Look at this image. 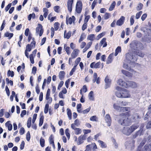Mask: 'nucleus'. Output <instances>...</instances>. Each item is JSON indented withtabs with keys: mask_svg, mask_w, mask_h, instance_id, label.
Returning <instances> with one entry per match:
<instances>
[{
	"mask_svg": "<svg viewBox=\"0 0 151 151\" xmlns=\"http://www.w3.org/2000/svg\"><path fill=\"white\" fill-rule=\"evenodd\" d=\"M119 116L121 118L118 120V123L122 125L128 126L130 124V121L129 118L130 116L129 111L120 114Z\"/></svg>",
	"mask_w": 151,
	"mask_h": 151,
	"instance_id": "nucleus-1",
	"label": "nucleus"
},
{
	"mask_svg": "<svg viewBox=\"0 0 151 151\" xmlns=\"http://www.w3.org/2000/svg\"><path fill=\"white\" fill-rule=\"evenodd\" d=\"M115 94L116 96L119 98H128L131 96L129 91L125 88L122 89L120 92H116Z\"/></svg>",
	"mask_w": 151,
	"mask_h": 151,
	"instance_id": "nucleus-2",
	"label": "nucleus"
},
{
	"mask_svg": "<svg viewBox=\"0 0 151 151\" xmlns=\"http://www.w3.org/2000/svg\"><path fill=\"white\" fill-rule=\"evenodd\" d=\"M132 50H142L143 48V45L139 42L133 41L132 42L130 45Z\"/></svg>",
	"mask_w": 151,
	"mask_h": 151,
	"instance_id": "nucleus-3",
	"label": "nucleus"
},
{
	"mask_svg": "<svg viewBox=\"0 0 151 151\" xmlns=\"http://www.w3.org/2000/svg\"><path fill=\"white\" fill-rule=\"evenodd\" d=\"M126 57L127 59L130 61L131 63H132V67H134L135 66V61H137V55H134L130 53H128L126 54Z\"/></svg>",
	"mask_w": 151,
	"mask_h": 151,
	"instance_id": "nucleus-4",
	"label": "nucleus"
},
{
	"mask_svg": "<svg viewBox=\"0 0 151 151\" xmlns=\"http://www.w3.org/2000/svg\"><path fill=\"white\" fill-rule=\"evenodd\" d=\"M120 104L119 102L117 101V103H114L113 105L114 108L116 110L118 111L119 110V111H127L128 110V108L126 107H120L118 105Z\"/></svg>",
	"mask_w": 151,
	"mask_h": 151,
	"instance_id": "nucleus-5",
	"label": "nucleus"
},
{
	"mask_svg": "<svg viewBox=\"0 0 151 151\" xmlns=\"http://www.w3.org/2000/svg\"><path fill=\"white\" fill-rule=\"evenodd\" d=\"M139 127L138 125L133 124L129 127L127 128V131L125 133L127 135H129Z\"/></svg>",
	"mask_w": 151,
	"mask_h": 151,
	"instance_id": "nucleus-6",
	"label": "nucleus"
},
{
	"mask_svg": "<svg viewBox=\"0 0 151 151\" xmlns=\"http://www.w3.org/2000/svg\"><path fill=\"white\" fill-rule=\"evenodd\" d=\"M129 72H128L127 71L122 70V72L124 75L126 76L131 75H138V73L137 72L134 71L133 70L130 69L129 70Z\"/></svg>",
	"mask_w": 151,
	"mask_h": 151,
	"instance_id": "nucleus-7",
	"label": "nucleus"
},
{
	"mask_svg": "<svg viewBox=\"0 0 151 151\" xmlns=\"http://www.w3.org/2000/svg\"><path fill=\"white\" fill-rule=\"evenodd\" d=\"M103 63H101L100 62H99L96 63L94 62H93L90 64V67L91 68H99L101 66V68H102L103 67Z\"/></svg>",
	"mask_w": 151,
	"mask_h": 151,
	"instance_id": "nucleus-8",
	"label": "nucleus"
},
{
	"mask_svg": "<svg viewBox=\"0 0 151 151\" xmlns=\"http://www.w3.org/2000/svg\"><path fill=\"white\" fill-rule=\"evenodd\" d=\"M82 8V2L80 1H77L76 4V10L78 13L81 12Z\"/></svg>",
	"mask_w": 151,
	"mask_h": 151,
	"instance_id": "nucleus-9",
	"label": "nucleus"
},
{
	"mask_svg": "<svg viewBox=\"0 0 151 151\" xmlns=\"http://www.w3.org/2000/svg\"><path fill=\"white\" fill-rule=\"evenodd\" d=\"M36 33L37 34H39L40 36L42 35L43 32V29L41 24H38L37 27L36 28Z\"/></svg>",
	"mask_w": 151,
	"mask_h": 151,
	"instance_id": "nucleus-10",
	"label": "nucleus"
},
{
	"mask_svg": "<svg viewBox=\"0 0 151 151\" xmlns=\"http://www.w3.org/2000/svg\"><path fill=\"white\" fill-rule=\"evenodd\" d=\"M118 84L120 86L125 88H128L127 86V81L125 82L122 79H119L117 82Z\"/></svg>",
	"mask_w": 151,
	"mask_h": 151,
	"instance_id": "nucleus-11",
	"label": "nucleus"
},
{
	"mask_svg": "<svg viewBox=\"0 0 151 151\" xmlns=\"http://www.w3.org/2000/svg\"><path fill=\"white\" fill-rule=\"evenodd\" d=\"M105 81L106 83L105 88L106 89L110 87L111 83V80L109 78L108 76H106L105 79Z\"/></svg>",
	"mask_w": 151,
	"mask_h": 151,
	"instance_id": "nucleus-12",
	"label": "nucleus"
},
{
	"mask_svg": "<svg viewBox=\"0 0 151 151\" xmlns=\"http://www.w3.org/2000/svg\"><path fill=\"white\" fill-rule=\"evenodd\" d=\"M50 89L48 88L47 91L46 96V100H48L47 103L50 104L51 103L52 101V98L50 97Z\"/></svg>",
	"mask_w": 151,
	"mask_h": 151,
	"instance_id": "nucleus-13",
	"label": "nucleus"
},
{
	"mask_svg": "<svg viewBox=\"0 0 151 151\" xmlns=\"http://www.w3.org/2000/svg\"><path fill=\"white\" fill-rule=\"evenodd\" d=\"M32 48H32L30 44H28L26 45L25 53V56L28 58H29V53L28 52L30 51Z\"/></svg>",
	"mask_w": 151,
	"mask_h": 151,
	"instance_id": "nucleus-14",
	"label": "nucleus"
},
{
	"mask_svg": "<svg viewBox=\"0 0 151 151\" xmlns=\"http://www.w3.org/2000/svg\"><path fill=\"white\" fill-rule=\"evenodd\" d=\"M74 0H68L67 2V6L69 11L71 12L72 10V5Z\"/></svg>",
	"mask_w": 151,
	"mask_h": 151,
	"instance_id": "nucleus-15",
	"label": "nucleus"
},
{
	"mask_svg": "<svg viewBox=\"0 0 151 151\" xmlns=\"http://www.w3.org/2000/svg\"><path fill=\"white\" fill-rule=\"evenodd\" d=\"M128 88L131 87L133 88H136L137 87V84L135 82L132 81H127Z\"/></svg>",
	"mask_w": 151,
	"mask_h": 151,
	"instance_id": "nucleus-16",
	"label": "nucleus"
},
{
	"mask_svg": "<svg viewBox=\"0 0 151 151\" xmlns=\"http://www.w3.org/2000/svg\"><path fill=\"white\" fill-rule=\"evenodd\" d=\"M105 120L107 122L108 126H110L111 124V117L109 114L106 115L105 117Z\"/></svg>",
	"mask_w": 151,
	"mask_h": 151,
	"instance_id": "nucleus-17",
	"label": "nucleus"
},
{
	"mask_svg": "<svg viewBox=\"0 0 151 151\" xmlns=\"http://www.w3.org/2000/svg\"><path fill=\"white\" fill-rule=\"evenodd\" d=\"M125 17L124 16H122L118 20L116 23V24L118 26H121L122 25L124 21Z\"/></svg>",
	"mask_w": 151,
	"mask_h": 151,
	"instance_id": "nucleus-18",
	"label": "nucleus"
},
{
	"mask_svg": "<svg viewBox=\"0 0 151 151\" xmlns=\"http://www.w3.org/2000/svg\"><path fill=\"white\" fill-rule=\"evenodd\" d=\"M75 17L73 16L71 17H66V23L67 24H71L72 22H74L75 20Z\"/></svg>",
	"mask_w": 151,
	"mask_h": 151,
	"instance_id": "nucleus-19",
	"label": "nucleus"
},
{
	"mask_svg": "<svg viewBox=\"0 0 151 151\" xmlns=\"http://www.w3.org/2000/svg\"><path fill=\"white\" fill-rule=\"evenodd\" d=\"M79 50L78 49H75L72 52L71 57L72 58H76L78 55L79 52Z\"/></svg>",
	"mask_w": 151,
	"mask_h": 151,
	"instance_id": "nucleus-20",
	"label": "nucleus"
},
{
	"mask_svg": "<svg viewBox=\"0 0 151 151\" xmlns=\"http://www.w3.org/2000/svg\"><path fill=\"white\" fill-rule=\"evenodd\" d=\"M143 132V129H140L137 131L135 134L133 135V138L135 139L136 138L138 135H141L142 134Z\"/></svg>",
	"mask_w": 151,
	"mask_h": 151,
	"instance_id": "nucleus-21",
	"label": "nucleus"
},
{
	"mask_svg": "<svg viewBox=\"0 0 151 151\" xmlns=\"http://www.w3.org/2000/svg\"><path fill=\"white\" fill-rule=\"evenodd\" d=\"M80 125L79 121L78 119H76L74 121V123L71 124V128H74V127H76L75 126L77 127L78 126Z\"/></svg>",
	"mask_w": 151,
	"mask_h": 151,
	"instance_id": "nucleus-22",
	"label": "nucleus"
},
{
	"mask_svg": "<svg viewBox=\"0 0 151 151\" xmlns=\"http://www.w3.org/2000/svg\"><path fill=\"white\" fill-rule=\"evenodd\" d=\"M113 55L112 54H110L106 60V63L107 64H109L112 62L113 60Z\"/></svg>",
	"mask_w": 151,
	"mask_h": 151,
	"instance_id": "nucleus-23",
	"label": "nucleus"
},
{
	"mask_svg": "<svg viewBox=\"0 0 151 151\" xmlns=\"http://www.w3.org/2000/svg\"><path fill=\"white\" fill-rule=\"evenodd\" d=\"M71 128L75 130V133L76 134L78 135L81 133V130L79 128H76V127H74V128L73 127Z\"/></svg>",
	"mask_w": 151,
	"mask_h": 151,
	"instance_id": "nucleus-24",
	"label": "nucleus"
},
{
	"mask_svg": "<svg viewBox=\"0 0 151 151\" xmlns=\"http://www.w3.org/2000/svg\"><path fill=\"white\" fill-rule=\"evenodd\" d=\"M106 41V38H104L100 42V44L101 45V46L102 45H103V47H106L107 46V45Z\"/></svg>",
	"mask_w": 151,
	"mask_h": 151,
	"instance_id": "nucleus-25",
	"label": "nucleus"
},
{
	"mask_svg": "<svg viewBox=\"0 0 151 151\" xmlns=\"http://www.w3.org/2000/svg\"><path fill=\"white\" fill-rule=\"evenodd\" d=\"M132 63H130L129 65L127 64H124L123 65V67L125 69H126L129 70L130 69H131L130 68L131 67H132Z\"/></svg>",
	"mask_w": 151,
	"mask_h": 151,
	"instance_id": "nucleus-26",
	"label": "nucleus"
},
{
	"mask_svg": "<svg viewBox=\"0 0 151 151\" xmlns=\"http://www.w3.org/2000/svg\"><path fill=\"white\" fill-rule=\"evenodd\" d=\"M100 78L99 77H97V76H94L93 79V82L94 83L96 81V83L97 84L100 83Z\"/></svg>",
	"mask_w": 151,
	"mask_h": 151,
	"instance_id": "nucleus-27",
	"label": "nucleus"
},
{
	"mask_svg": "<svg viewBox=\"0 0 151 151\" xmlns=\"http://www.w3.org/2000/svg\"><path fill=\"white\" fill-rule=\"evenodd\" d=\"M71 35V32L69 31L67 33H66V31H65L64 33V37L65 38H66L68 39L70 37Z\"/></svg>",
	"mask_w": 151,
	"mask_h": 151,
	"instance_id": "nucleus-28",
	"label": "nucleus"
},
{
	"mask_svg": "<svg viewBox=\"0 0 151 151\" xmlns=\"http://www.w3.org/2000/svg\"><path fill=\"white\" fill-rule=\"evenodd\" d=\"M10 122V121H7L5 125L6 126L8 127V130L9 131H11L12 129V126L11 124L9 123Z\"/></svg>",
	"mask_w": 151,
	"mask_h": 151,
	"instance_id": "nucleus-29",
	"label": "nucleus"
},
{
	"mask_svg": "<svg viewBox=\"0 0 151 151\" xmlns=\"http://www.w3.org/2000/svg\"><path fill=\"white\" fill-rule=\"evenodd\" d=\"M116 4V2L115 1H113L112 3L111 4V5L110 6L109 9V11H112L114 8Z\"/></svg>",
	"mask_w": 151,
	"mask_h": 151,
	"instance_id": "nucleus-30",
	"label": "nucleus"
},
{
	"mask_svg": "<svg viewBox=\"0 0 151 151\" xmlns=\"http://www.w3.org/2000/svg\"><path fill=\"white\" fill-rule=\"evenodd\" d=\"M43 12L44 13L43 16L45 18H46L48 14V10L46 8H44L43 9Z\"/></svg>",
	"mask_w": 151,
	"mask_h": 151,
	"instance_id": "nucleus-31",
	"label": "nucleus"
},
{
	"mask_svg": "<svg viewBox=\"0 0 151 151\" xmlns=\"http://www.w3.org/2000/svg\"><path fill=\"white\" fill-rule=\"evenodd\" d=\"M67 114L69 120H71L72 119V113L70 109L69 108H67Z\"/></svg>",
	"mask_w": 151,
	"mask_h": 151,
	"instance_id": "nucleus-32",
	"label": "nucleus"
},
{
	"mask_svg": "<svg viewBox=\"0 0 151 151\" xmlns=\"http://www.w3.org/2000/svg\"><path fill=\"white\" fill-rule=\"evenodd\" d=\"M121 51V48L120 47L118 46L116 49L115 50V52L114 54L115 56H116Z\"/></svg>",
	"mask_w": 151,
	"mask_h": 151,
	"instance_id": "nucleus-33",
	"label": "nucleus"
},
{
	"mask_svg": "<svg viewBox=\"0 0 151 151\" xmlns=\"http://www.w3.org/2000/svg\"><path fill=\"white\" fill-rule=\"evenodd\" d=\"M98 142L100 143V146L102 148H104L106 147V145L103 141L100 140H98Z\"/></svg>",
	"mask_w": 151,
	"mask_h": 151,
	"instance_id": "nucleus-34",
	"label": "nucleus"
},
{
	"mask_svg": "<svg viewBox=\"0 0 151 151\" xmlns=\"http://www.w3.org/2000/svg\"><path fill=\"white\" fill-rule=\"evenodd\" d=\"M44 119V116L43 115H42L40 119L39 123V126L41 127L43 124Z\"/></svg>",
	"mask_w": 151,
	"mask_h": 151,
	"instance_id": "nucleus-35",
	"label": "nucleus"
},
{
	"mask_svg": "<svg viewBox=\"0 0 151 151\" xmlns=\"http://www.w3.org/2000/svg\"><path fill=\"white\" fill-rule=\"evenodd\" d=\"M64 48L67 54L68 55H69L70 53V47L67 46L65 45Z\"/></svg>",
	"mask_w": 151,
	"mask_h": 151,
	"instance_id": "nucleus-36",
	"label": "nucleus"
},
{
	"mask_svg": "<svg viewBox=\"0 0 151 151\" xmlns=\"http://www.w3.org/2000/svg\"><path fill=\"white\" fill-rule=\"evenodd\" d=\"M81 59L80 58H77L75 60L74 67L76 68V66L78 64L81 60Z\"/></svg>",
	"mask_w": 151,
	"mask_h": 151,
	"instance_id": "nucleus-37",
	"label": "nucleus"
},
{
	"mask_svg": "<svg viewBox=\"0 0 151 151\" xmlns=\"http://www.w3.org/2000/svg\"><path fill=\"white\" fill-rule=\"evenodd\" d=\"M53 138L54 137L53 135L51 134L50 136L49 139V142L50 144H51L54 143V141Z\"/></svg>",
	"mask_w": 151,
	"mask_h": 151,
	"instance_id": "nucleus-38",
	"label": "nucleus"
},
{
	"mask_svg": "<svg viewBox=\"0 0 151 151\" xmlns=\"http://www.w3.org/2000/svg\"><path fill=\"white\" fill-rule=\"evenodd\" d=\"M13 34L12 33H9L8 32H6L4 34V35L5 37H9V39H10L13 36Z\"/></svg>",
	"mask_w": 151,
	"mask_h": 151,
	"instance_id": "nucleus-39",
	"label": "nucleus"
},
{
	"mask_svg": "<svg viewBox=\"0 0 151 151\" xmlns=\"http://www.w3.org/2000/svg\"><path fill=\"white\" fill-rule=\"evenodd\" d=\"M45 140L42 137H41L40 140V143L41 146L43 147L45 146Z\"/></svg>",
	"mask_w": 151,
	"mask_h": 151,
	"instance_id": "nucleus-40",
	"label": "nucleus"
},
{
	"mask_svg": "<svg viewBox=\"0 0 151 151\" xmlns=\"http://www.w3.org/2000/svg\"><path fill=\"white\" fill-rule=\"evenodd\" d=\"M31 120L32 118L31 117H29V118L27 123V126L28 128H29L31 125Z\"/></svg>",
	"mask_w": 151,
	"mask_h": 151,
	"instance_id": "nucleus-41",
	"label": "nucleus"
},
{
	"mask_svg": "<svg viewBox=\"0 0 151 151\" xmlns=\"http://www.w3.org/2000/svg\"><path fill=\"white\" fill-rule=\"evenodd\" d=\"M51 16V14H50L48 17V19L50 21V22H53L55 19H56V17H53L50 18V16Z\"/></svg>",
	"mask_w": 151,
	"mask_h": 151,
	"instance_id": "nucleus-42",
	"label": "nucleus"
},
{
	"mask_svg": "<svg viewBox=\"0 0 151 151\" xmlns=\"http://www.w3.org/2000/svg\"><path fill=\"white\" fill-rule=\"evenodd\" d=\"M49 105L48 103L47 104H45L44 112L45 114H47V113L49 109Z\"/></svg>",
	"mask_w": 151,
	"mask_h": 151,
	"instance_id": "nucleus-43",
	"label": "nucleus"
},
{
	"mask_svg": "<svg viewBox=\"0 0 151 151\" xmlns=\"http://www.w3.org/2000/svg\"><path fill=\"white\" fill-rule=\"evenodd\" d=\"M86 35L84 33H82L80 36V38L79 40V42H81L85 38Z\"/></svg>",
	"mask_w": 151,
	"mask_h": 151,
	"instance_id": "nucleus-44",
	"label": "nucleus"
},
{
	"mask_svg": "<svg viewBox=\"0 0 151 151\" xmlns=\"http://www.w3.org/2000/svg\"><path fill=\"white\" fill-rule=\"evenodd\" d=\"M105 32H103L98 35L97 37H96V40H99L100 38H101V37L104 36L105 35Z\"/></svg>",
	"mask_w": 151,
	"mask_h": 151,
	"instance_id": "nucleus-45",
	"label": "nucleus"
},
{
	"mask_svg": "<svg viewBox=\"0 0 151 151\" xmlns=\"http://www.w3.org/2000/svg\"><path fill=\"white\" fill-rule=\"evenodd\" d=\"M88 39L91 41H93L94 38V35L93 34H91L88 35Z\"/></svg>",
	"mask_w": 151,
	"mask_h": 151,
	"instance_id": "nucleus-46",
	"label": "nucleus"
},
{
	"mask_svg": "<svg viewBox=\"0 0 151 151\" xmlns=\"http://www.w3.org/2000/svg\"><path fill=\"white\" fill-rule=\"evenodd\" d=\"M93 92L91 91L88 94V97L90 100H93Z\"/></svg>",
	"mask_w": 151,
	"mask_h": 151,
	"instance_id": "nucleus-47",
	"label": "nucleus"
},
{
	"mask_svg": "<svg viewBox=\"0 0 151 151\" xmlns=\"http://www.w3.org/2000/svg\"><path fill=\"white\" fill-rule=\"evenodd\" d=\"M25 66L24 64L23 63L21 65L19 66L17 68V70L18 72H19L21 69L22 68V69H24V68Z\"/></svg>",
	"mask_w": 151,
	"mask_h": 151,
	"instance_id": "nucleus-48",
	"label": "nucleus"
},
{
	"mask_svg": "<svg viewBox=\"0 0 151 151\" xmlns=\"http://www.w3.org/2000/svg\"><path fill=\"white\" fill-rule=\"evenodd\" d=\"M35 17V14L34 13H32V14H30L28 16V19L29 20H30L31 18L34 19Z\"/></svg>",
	"mask_w": 151,
	"mask_h": 151,
	"instance_id": "nucleus-49",
	"label": "nucleus"
},
{
	"mask_svg": "<svg viewBox=\"0 0 151 151\" xmlns=\"http://www.w3.org/2000/svg\"><path fill=\"white\" fill-rule=\"evenodd\" d=\"M111 17V14L109 13L106 12L104 15V18L105 19H107Z\"/></svg>",
	"mask_w": 151,
	"mask_h": 151,
	"instance_id": "nucleus-50",
	"label": "nucleus"
},
{
	"mask_svg": "<svg viewBox=\"0 0 151 151\" xmlns=\"http://www.w3.org/2000/svg\"><path fill=\"white\" fill-rule=\"evenodd\" d=\"M31 40H32V41L35 40V38L32 37V34L31 33H29L28 37V41L29 42Z\"/></svg>",
	"mask_w": 151,
	"mask_h": 151,
	"instance_id": "nucleus-51",
	"label": "nucleus"
},
{
	"mask_svg": "<svg viewBox=\"0 0 151 151\" xmlns=\"http://www.w3.org/2000/svg\"><path fill=\"white\" fill-rule=\"evenodd\" d=\"M98 2L97 0H94L92 3L91 8L92 9H93Z\"/></svg>",
	"mask_w": 151,
	"mask_h": 151,
	"instance_id": "nucleus-52",
	"label": "nucleus"
},
{
	"mask_svg": "<svg viewBox=\"0 0 151 151\" xmlns=\"http://www.w3.org/2000/svg\"><path fill=\"white\" fill-rule=\"evenodd\" d=\"M145 151H150V148L149 145H146L144 147Z\"/></svg>",
	"mask_w": 151,
	"mask_h": 151,
	"instance_id": "nucleus-53",
	"label": "nucleus"
},
{
	"mask_svg": "<svg viewBox=\"0 0 151 151\" xmlns=\"http://www.w3.org/2000/svg\"><path fill=\"white\" fill-rule=\"evenodd\" d=\"M142 6L143 4L141 3H139L138 4L137 6V7L136 9L137 10H140L142 8Z\"/></svg>",
	"mask_w": 151,
	"mask_h": 151,
	"instance_id": "nucleus-54",
	"label": "nucleus"
},
{
	"mask_svg": "<svg viewBox=\"0 0 151 151\" xmlns=\"http://www.w3.org/2000/svg\"><path fill=\"white\" fill-rule=\"evenodd\" d=\"M69 129L67 128L65 130V134L67 137V138H68V139H69L70 137V134L69 132Z\"/></svg>",
	"mask_w": 151,
	"mask_h": 151,
	"instance_id": "nucleus-55",
	"label": "nucleus"
},
{
	"mask_svg": "<svg viewBox=\"0 0 151 151\" xmlns=\"http://www.w3.org/2000/svg\"><path fill=\"white\" fill-rule=\"evenodd\" d=\"M83 140L81 138V136H80L78 137V145H80L83 142Z\"/></svg>",
	"mask_w": 151,
	"mask_h": 151,
	"instance_id": "nucleus-56",
	"label": "nucleus"
},
{
	"mask_svg": "<svg viewBox=\"0 0 151 151\" xmlns=\"http://www.w3.org/2000/svg\"><path fill=\"white\" fill-rule=\"evenodd\" d=\"M142 14V12L140 11L136 14V19H138Z\"/></svg>",
	"mask_w": 151,
	"mask_h": 151,
	"instance_id": "nucleus-57",
	"label": "nucleus"
},
{
	"mask_svg": "<svg viewBox=\"0 0 151 151\" xmlns=\"http://www.w3.org/2000/svg\"><path fill=\"white\" fill-rule=\"evenodd\" d=\"M134 16L132 15L131 16L130 18V22L131 25H132L134 23Z\"/></svg>",
	"mask_w": 151,
	"mask_h": 151,
	"instance_id": "nucleus-58",
	"label": "nucleus"
},
{
	"mask_svg": "<svg viewBox=\"0 0 151 151\" xmlns=\"http://www.w3.org/2000/svg\"><path fill=\"white\" fill-rule=\"evenodd\" d=\"M97 117L96 116H91L90 118V120L93 121H97Z\"/></svg>",
	"mask_w": 151,
	"mask_h": 151,
	"instance_id": "nucleus-59",
	"label": "nucleus"
},
{
	"mask_svg": "<svg viewBox=\"0 0 151 151\" xmlns=\"http://www.w3.org/2000/svg\"><path fill=\"white\" fill-rule=\"evenodd\" d=\"M91 107H89L87 109L83 110L82 111V113L83 114H85L88 113L90 110Z\"/></svg>",
	"mask_w": 151,
	"mask_h": 151,
	"instance_id": "nucleus-60",
	"label": "nucleus"
},
{
	"mask_svg": "<svg viewBox=\"0 0 151 151\" xmlns=\"http://www.w3.org/2000/svg\"><path fill=\"white\" fill-rule=\"evenodd\" d=\"M54 27L55 29V30H57L59 28V27L60 25L59 24L58 22H55L54 23Z\"/></svg>",
	"mask_w": 151,
	"mask_h": 151,
	"instance_id": "nucleus-61",
	"label": "nucleus"
},
{
	"mask_svg": "<svg viewBox=\"0 0 151 151\" xmlns=\"http://www.w3.org/2000/svg\"><path fill=\"white\" fill-rule=\"evenodd\" d=\"M30 138V135L29 132L28 131L26 134V139L28 141H29Z\"/></svg>",
	"mask_w": 151,
	"mask_h": 151,
	"instance_id": "nucleus-62",
	"label": "nucleus"
},
{
	"mask_svg": "<svg viewBox=\"0 0 151 151\" xmlns=\"http://www.w3.org/2000/svg\"><path fill=\"white\" fill-rule=\"evenodd\" d=\"M90 18V16L89 15L86 16L85 17V19L84 20V23H87L89 19Z\"/></svg>",
	"mask_w": 151,
	"mask_h": 151,
	"instance_id": "nucleus-63",
	"label": "nucleus"
},
{
	"mask_svg": "<svg viewBox=\"0 0 151 151\" xmlns=\"http://www.w3.org/2000/svg\"><path fill=\"white\" fill-rule=\"evenodd\" d=\"M147 129L151 128V121H149L146 125Z\"/></svg>",
	"mask_w": 151,
	"mask_h": 151,
	"instance_id": "nucleus-64",
	"label": "nucleus"
}]
</instances>
